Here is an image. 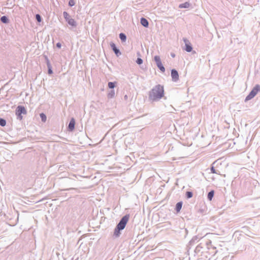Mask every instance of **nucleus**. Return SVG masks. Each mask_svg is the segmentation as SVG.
Segmentation results:
<instances>
[{
  "label": "nucleus",
  "mask_w": 260,
  "mask_h": 260,
  "mask_svg": "<svg viewBox=\"0 0 260 260\" xmlns=\"http://www.w3.org/2000/svg\"><path fill=\"white\" fill-rule=\"evenodd\" d=\"M211 171L213 174L216 173L215 169L213 167L211 168Z\"/></svg>",
  "instance_id": "obj_25"
},
{
  "label": "nucleus",
  "mask_w": 260,
  "mask_h": 260,
  "mask_svg": "<svg viewBox=\"0 0 260 260\" xmlns=\"http://www.w3.org/2000/svg\"><path fill=\"white\" fill-rule=\"evenodd\" d=\"M61 44L60 43H57L56 44V47H57L60 48L61 47Z\"/></svg>",
  "instance_id": "obj_28"
},
{
  "label": "nucleus",
  "mask_w": 260,
  "mask_h": 260,
  "mask_svg": "<svg viewBox=\"0 0 260 260\" xmlns=\"http://www.w3.org/2000/svg\"><path fill=\"white\" fill-rule=\"evenodd\" d=\"M140 22H141V24L145 26V27H148V25H149V23H148V20L144 18H141V20H140Z\"/></svg>",
  "instance_id": "obj_10"
},
{
  "label": "nucleus",
  "mask_w": 260,
  "mask_h": 260,
  "mask_svg": "<svg viewBox=\"0 0 260 260\" xmlns=\"http://www.w3.org/2000/svg\"><path fill=\"white\" fill-rule=\"evenodd\" d=\"M22 114H26V110L25 108L23 106H19L17 107L16 111V114L18 117V118L21 120L23 118V117L22 116Z\"/></svg>",
  "instance_id": "obj_3"
},
{
  "label": "nucleus",
  "mask_w": 260,
  "mask_h": 260,
  "mask_svg": "<svg viewBox=\"0 0 260 260\" xmlns=\"http://www.w3.org/2000/svg\"><path fill=\"white\" fill-rule=\"evenodd\" d=\"M108 87L110 88H113L115 87V83L114 82H109L108 83Z\"/></svg>",
  "instance_id": "obj_21"
},
{
  "label": "nucleus",
  "mask_w": 260,
  "mask_h": 260,
  "mask_svg": "<svg viewBox=\"0 0 260 260\" xmlns=\"http://www.w3.org/2000/svg\"><path fill=\"white\" fill-rule=\"evenodd\" d=\"M40 117L42 121L45 122L46 121V116L44 113L40 114Z\"/></svg>",
  "instance_id": "obj_19"
},
{
  "label": "nucleus",
  "mask_w": 260,
  "mask_h": 260,
  "mask_svg": "<svg viewBox=\"0 0 260 260\" xmlns=\"http://www.w3.org/2000/svg\"><path fill=\"white\" fill-rule=\"evenodd\" d=\"M119 38L120 39L122 42H124L126 41V36L124 34L120 33L119 34Z\"/></svg>",
  "instance_id": "obj_14"
},
{
  "label": "nucleus",
  "mask_w": 260,
  "mask_h": 260,
  "mask_svg": "<svg viewBox=\"0 0 260 260\" xmlns=\"http://www.w3.org/2000/svg\"><path fill=\"white\" fill-rule=\"evenodd\" d=\"M110 46L117 56H119L120 54H121L119 49L117 48L115 44L114 43H111Z\"/></svg>",
  "instance_id": "obj_6"
},
{
  "label": "nucleus",
  "mask_w": 260,
  "mask_h": 260,
  "mask_svg": "<svg viewBox=\"0 0 260 260\" xmlns=\"http://www.w3.org/2000/svg\"><path fill=\"white\" fill-rule=\"evenodd\" d=\"M67 21L70 25L73 27H76L77 23L74 19L70 18Z\"/></svg>",
  "instance_id": "obj_8"
},
{
  "label": "nucleus",
  "mask_w": 260,
  "mask_h": 260,
  "mask_svg": "<svg viewBox=\"0 0 260 260\" xmlns=\"http://www.w3.org/2000/svg\"><path fill=\"white\" fill-rule=\"evenodd\" d=\"M171 76L174 81H176L179 79V75L178 72L175 70H172L171 72Z\"/></svg>",
  "instance_id": "obj_7"
},
{
  "label": "nucleus",
  "mask_w": 260,
  "mask_h": 260,
  "mask_svg": "<svg viewBox=\"0 0 260 260\" xmlns=\"http://www.w3.org/2000/svg\"><path fill=\"white\" fill-rule=\"evenodd\" d=\"M1 20L3 23H7L9 22V19L6 16H3L1 18Z\"/></svg>",
  "instance_id": "obj_16"
},
{
  "label": "nucleus",
  "mask_w": 260,
  "mask_h": 260,
  "mask_svg": "<svg viewBox=\"0 0 260 260\" xmlns=\"http://www.w3.org/2000/svg\"><path fill=\"white\" fill-rule=\"evenodd\" d=\"M6 124V121L5 119L0 118V125L2 126H5Z\"/></svg>",
  "instance_id": "obj_18"
},
{
  "label": "nucleus",
  "mask_w": 260,
  "mask_h": 260,
  "mask_svg": "<svg viewBox=\"0 0 260 260\" xmlns=\"http://www.w3.org/2000/svg\"><path fill=\"white\" fill-rule=\"evenodd\" d=\"M182 206V203L181 202H178L176 205V210L177 212H179Z\"/></svg>",
  "instance_id": "obj_12"
},
{
  "label": "nucleus",
  "mask_w": 260,
  "mask_h": 260,
  "mask_svg": "<svg viewBox=\"0 0 260 260\" xmlns=\"http://www.w3.org/2000/svg\"><path fill=\"white\" fill-rule=\"evenodd\" d=\"M257 92V89L254 87L249 94L246 97L245 101L246 102L252 99L256 95Z\"/></svg>",
  "instance_id": "obj_4"
},
{
  "label": "nucleus",
  "mask_w": 260,
  "mask_h": 260,
  "mask_svg": "<svg viewBox=\"0 0 260 260\" xmlns=\"http://www.w3.org/2000/svg\"><path fill=\"white\" fill-rule=\"evenodd\" d=\"M254 87L257 89V92H258V91L260 92V85H255V86Z\"/></svg>",
  "instance_id": "obj_26"
},
{
  "label": "nucleus",
  "mask_w": 260,
  "mask_h": 260,
  "mask_svg": "<svg viewBox=\"0 0 260 260\" xmlns=\"http://www.w3.org/2000/svg\"><path fill=\"white\" fill-rule=\"evenodd\" d=\"M186 197L189 199V198H191V197H192V193L191 192V191H187L186 192Z\"/></svg>",
  "instance_id": "obj_20"
},
{
  "label": "nucleus",
  "mask_w": 260,
  "mask_h": 260,
  "mask_svg": "<svg viewBox=\"0 0 260 260\" xmlns=\"http://www.w3.org/2000/svg\"><path fill=\"white\" fill-rule=\"evenodd\" d=\"M183 41L185 44V50L188 52H191L192 49V46H191L189 41L186 38H183Z\"/></svg>",
  "instance_id": "obj_5"
},
{
  "label": "nucleus",
  "mask_w": 260,
  "mask_h": 260,
  "mask_svg": "<svg viewBox=\"0 0 260 260\" xmlns=\"http://www.w3.org/2000/svg\"><path fill=\"white\" fill-rule=\"evenodd\" d=\"M171 56L172 57H174L175 56V54L173 52H172L171 53Z\"/></svg>",
  "instance_id": "obj_30"
},
{
  "label": "nucleus",
  "mask_w": 260,
  "mask_h": 260,
  "mask_svg": "<svg viewBox=\"0 0 260 260\" xmlns=\"http://www.w3.org/2000/svg\"><path fill=\"white\" fill-rule=\"evenodd\" d=\"M48 73L49 74H51L52 73V71L51 70V69H49V70H48Z\"/></svg>",
  "instance_id": "obj_29"
},
{
  "label": "nucleus",
  "mask_w": 260,
  "mask_h": 260,
  "mask_svg": "<svg viewBox=\"0 0 260 260\" xmlns=\"http://www.w3.org/2000/svg\"><path fill=\"white\" fill-rule=\"evenodd\" d=\"M156 65H162L161 63L160 58L159 56L156 55L154 57Z\"/></svg>",
  "instance_id": "obj_11"
},
{
  "label": "nucleus",
  "mask_w": 260,
  "mask_h": 260,
  "mask_svg": "<svg viewBox=\"0 0 260 260\" xmlns=\"http://www.w3.org/2000/svg\"><path fill=\"white\" fill-rule=\"evenodd\" d=\"M214 190H212L210 191L208 194V199L209 201H211L212 200V198L214 196Z\"/></svg>",
  "instance_id": "obj_15"
},
{
  "label": "nucleus",
  "mask_w": 260,
  "mask_h": 260,
  "mask_svg": "<svg viewBox=\"0 0 260 260\" xmlns=\"http://www.w3.org/2000/svg\"><path fill=\"white\" fill-rule=\"evenodd\" d=\"M75 120L74 118H72L70 123H69V129L70 130V131H73L74 129V127H75Z\"/></svg>",
  "instance_id": "obj_9"
},
{
  "label": "nucleus",
  "mask_w": 260,
  "mask_h": 260,
  "mask_svg": "<svg viewBox=\"0 0 260 260\" xmlns=\"http://www.w3.org/2000/svg\"><path fill=\"white\" fill-rule=\"evenodd\" d=\"M160 67V70L162 71V72H164L165 71V68L164 66H159Z\"/></svg>",
  "instance_id": "obj_27"
},
{
  "label": "nucleus",
  "mask_w": 260,
  "mask_h": 260,
  "mask_svg": "<svg viewBox=\"0 0 260 260\" xmlns=\"http://www.w3.org/2000/svg\"><path fill=\"white\" fill-rule=\"evenodd\" d=\"M136 62L138 64H141L143 63V60L141 58H138L136 60Z\"/></svg>",
  "instance_id": "obj_23"
},
{
  "label": "nucleus",
  "mask_w": 260,
  "mask_h": 260,
  "mask_svg": "<svg viewBox=\"0 0 260 260\" xmlns=\"http://www.w3.org/2000/svg\"><path fill=\"white\" fill-rule=\"evenodd\" d=\"M63 17L66 21H67V20H68V19L71 18L70 16H69V14L67 12H65V11L63 12Z\"/></svg>",
  "instance_id": "obj_17"
},
{
  "label": "nucleus",
  "mask_w": 260,
  "mask_h": 260,
  "mask_svg": "<svg viewBox=\"0 0 260 260\" xmlns=\"http://www.w3.org/2000/svg\"><path fill=\"white\" fill-rule=\"evenodd\" d=\"M36 20L39 22H40L42 20V18H41V16L39 15V14H37L36 15Z\"/></svg>",
  "instance_id": "obj_22"
},
{
  "label": "nucleus",
  "mask_w": 260,
  "mask_h": 260,
  "mask_svg": "<svg viewBox=\"0 0 260 260\" xmlns=\"http://www.w3.org/2000/svg\"><path fill=\"white\" fill-rule=\"evenodd\" d=\"M190 6V4L188 2H185L184 3L181 4L179 5V7L180 8H187Z\"/></svg>",
  "instance_id": "obj_13"
},
{
  "label": "nucleus",
  "mask_w": 260,
  "mask_h": 260,
  "mask_svg": "<svg viewBox=\"0 0 260 260\" xmlns=\"http://www.w3.org/2000/svg\"><path fill=\"white\" fill-rule=\"evenodd\" d=\"M129 218V215H126L123 216L119 223L117 224L116 228L115 230V234L116 236H118L119 231L124 229L126 223H127Z\"/></svg>",
  "instance_id": "obj_2"
},
{
  "label": "nucleus",
  "mask_w": 260,
  "mask_h": 260,
  "mask_svg": "<svg viewBox=\"0 0 260 260\" xmlns=\"http://www.w3.org/2000/svg\"><path fill=\"white\" fill-rule=\"evenodd\" d=\"M75 5V2L73 0H70L69 2V5L71 7Z\"/></svg>",
  "instance_id": "obj_24"
},
{
  "label": "nucleus",
  "mask_w": 260,
  "mask_h": 260,
  "mask_svg": "<svg viewBox=\"0 0 260 260\" xmlns=\"http://www.w3.org/2000/svg\"><path fill=\"white\" fill-rule=\"evenodd\" d=\"M164 95V88L158 85L155 86L149 92V97L152 101H156L161 99Z\"/></svg>",
  "instance_id": "obj_1"
}]
</instances>
